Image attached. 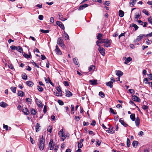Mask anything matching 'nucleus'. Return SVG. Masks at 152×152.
<instances>
[{"instance_id":"nucleus-1","label":"nucleus","mask_w":152,"mask_h":152,"mask_svg":"<svg viewBox=\"0 0 152 152\" xmlns=\"http://www.w3.org/2000/svg\"><path fill=\"white\" fill-rule=\"evenodd\" d=\"M45 139L43 138V136H42L41 138H40L39 140L38 146L39 149L40 150H42L45 146Z\"/></svg>"},{"instance_id":"nucleus-2","label":"nucleus","mask_w":152,"mask_h":152,"mask_svg":"<svg viewBox=\"0 0 152 152\" xmlns=\"http://www.w3.org/2000/svg\"><path fill=\"white\" fill-rule=\"evenodd\" d=\"M103 43H104V46L107 48L110 46L112 43V40L109 39H103V41L102 42Z\"/></svg>"},{"instance_id":"nucleus-3","label":"nucleus","mask_w":152,"mask_h":152,"mask_svg":"<svg viewBox=\"0 0 152 152\" xmlns=\"http://www.w3.org/2000/svg\"><path fill=\"white\" fill-rule=\"evenodd\" d=\"M58 135L61 137V140L62 141H64V140L66 139V136L65 135V133H64V131L63 129H61L59 132L58 133Z\"/></svg>"},{"instance_id":"nucleus-4","label":"nucleus","mask_w":152,"mask_h":152,"mask_svg":"<svg viewBox=\"0 0 152 152\" xmlns=\"http://www.w3.org/2000/svg\"><path fill=\"white\" fill-rule=\"evenodd\" d=\"M57 43L63 48H64L65 46L63 41L61 37L58 38Z\"/></svg>"},{"instance_id":"nucleus-5","label":"nucleus","mask_w":152,"mask_h":152,"mask_svg":"<svg viewBox=\"0 0 152 152\" xmlns=\"http://www.w3.org/2000/svg\"><path fill=\"white\" fill-rule=\"evenodd\" d=\"M53 139H51L50 140V142H49V147L50 148V150H52L53 149L54 147L55 144H54L53 145Z\"/></svg>"},{"instance_id":"nucleus-6","label":"nucleus","mask_w":152,"mask_h":152,"mask_svg":"<svg viewBox=\"0 0 152 152\" xmlns=\"http://www.w3.org/2000/svg\"><path fill=\"white\" fill-rule=\"evenodd\" d=\"M98 50L99 51L100 53L102 56H104L105 54V50L103 48L99 47L98 48Z\"/></svg>"},{"instance_id":"nucleus-7","label":"nucleus","mask_w":152,"mask_h":152,"mask_svg":"<svg viewBox=\"0 0 152 152\" xmlns=\"http://www.w3.org/2000/svg\"><path fill=\"white\" fill-rule=\"evenodd\" d=\"M144 37H146L145 34H140L137 37L136 41L137 42H139Z\"/></svg>"},{"instance_id":"nucleus-8","label":"nucleus","mask_w":152,"mask_h":152,"mask_svg":"<svg viewBox=\"0 0 152 152\" xmlns=\"http://www.w3.org/2000/svg\"><path fill=\"white\" fill-rule=\"evenodd\" d=\"M55 51L56 53L57 54L61 55L62 54L61 52V50L59 49L58 47V45H56V49L55 50Z\"/></svg>"},{"instance_id":"nucleus-9","label":"nucleus","mask_w":152,"mask_h":152,"mask_svg":"<svg viewBox=\"0 0 152 152\" xmlns=\"http://www.w3.org/2000/svg\"><path fill=\"white\" fill-rule=\"evenodd\" d=\"M56 24L59 26L62 29H64V26L63 24L60 21H57L56 22Z\"/></svg>"},{"instance_id":"nucleus-10","label":"nucleus","mask_w":152,"mask_h":152,"mask_svg":"<svg viewBox=\"0 0 152 152\" xmlns=\"http://www.w3.org/2000/svg\"><path fill=\"white\" fill-rule=\"evenodd\" d=\"M23 53V55L26 58L28 59L29 58H30L31 57V53L30 52H29V54L28 55L27 54L25 53Z\"/></svg>"},{"instance_id":"nucleus-11","label":"nucleus","mask_w":152,"mask_h":152,"mask_svg":"<svg viewBox=\"0 0 152 152\" xmlns=\"http://www.w3.org/2000/svg\"><path fill=\"white\" fill-rule=\"evenodd\" d=\"M132 99L134 101L137 102H140V99L137 96L135 95H133L132 97Z\"/></svg>"},{"instance_id":"nucleus-12","label":"nucleus","mask_w":152,"mask_h":152,"mask_svg":"<svg viewBox=\"0 0 152 152\" xmlns=\"http://www.w3.org/2000/svg\"><path fill=\"white\" fill-rule=\"evenodd\" d=\"M88 5L87 4H85L84 5H82L80 6L79 7L78 10H80L83 9L86 7H88Z\"/></svg>"},{"instance_id":"nucleus-13","label":"nucleus","mask_w":152,"mask_h":152,"mask_svg":"<svg viewBox=\"0 0 152 152\" xmlns=\"http://www.w3.org/2000/svg\"><path fill=\"white\" fill-rule=\"evenodd\" d=\"M66 96L70 97L72 96V94L71 92L69 90H66L65 91Z\"/></svg>"},{"instance_id":"nucleus-14","label":"nucleus","mask_w":152,"mask_h":152,"mask_svg":"<svg viewBox=\"0 0 152 152\" xmlns=\"http://www.w3.org/2000/svg\"><path fill=\"white\" fill-rule=\"evenodd\" d=\"M119 122L122 125L126 127L128 126V125L124 122L122 118H120L119 120Z\"/></svg>"},{"instance_id":"nucleus-15","label":"nucleus","mask_w":152,"mask_h":152,"mask_svg":"<svg viewBox=\"0 0 152 152\" xmlns=\"http://www.w3.org/2000/svg\"><path fill=\"white\" fill-rule=\"evenodd\" d=\"M137 0H131L129 2L130 6L132 7L134 6Z\"/></svg>"},{"instance_id":"nucleus-16","label":"nucleus","mask_w":152,"mask_h":152,"mask_svg":"<svg viewBox=\"0 0 152 152\" xmlns=\"http://www.w3.org/2000/svg\"><path fill=\"white\" fill-rule=\"evenodd\" d=\"M116 74L118 77H120L123 75V73L121 71L116 70Z\"/></svg>"},{"instance_id":"nucleus-17","label":"nucleus","mask_w":152,"mask_h":152,"mask_svg":"<svg viewBox=\"0 0 152 152\" xmlns=\"http://www.w3.org/2000/svg\"><path fill=\"white\" fill-rule=\"evenodd\" d=\"M97 81L96 80H92L89 81L90 83L92 85H95L97 84Z\"/></svg>"},{"instance_id":"nucleus-18","label":"nucleus","mask_w":152,"mask_h":152,"mask_svg":"<svg viewBox=\"0 0 152 152\" xmlns=\"http://www.w3.org/2000/svg\"><path fill=\"white\" fill-rule=\"evenodd\" d=\"M135 123L136 125L137 126H139L140 123V118L137 117L136 118V120L135 121Z\"/></svg>"},{"instance_id":"nucleus-19","label":"nucleus","mask_w":152,"mask_h":152,"mask_svg":"<svg viewBox=\"0 0 152 152\" xmlns=\"http://www.w3.org/2000/svg\"><path fill=\"white\" fill-rule=\"evenodd\" d=\"M41 129V127L40 126L39 124L37 123L36 125V131L37 132H38Z\"/></svg>"},{"instance_id":"nucleus-20","label":"nucleus","mask_w":152,"mask_h":152,"mask_svg":"<svg viewBox=\"0 0 152 152\" xmlns=\"http://www.w3.org/2000/svg\"><path fill=\"white\" fill-rule=\"evenodd\" d=\"M16 50L21 53H23V49L21 47L19 46H18L17 47Z\"/></svg>"},{"instance_id":"nucleus-21","label":"nucleus","mask_w":152,"mask_h":152,"mask_svg":"<svg viewBox=\"0 0 152 152\" xmlns=\"http://www.w3.org/2000/svg\"><path fill=\"white\" fill-rule=\"evenodd\" d=\"M0 106L3 107H6L7 106V104L5 102H0Z\"/></svg>"},{"instance_id":"nucleus-22","label":"nucleus","mask_w":152,"mask_h":152,"mask_svg":"<svg viewBox=\"0 0 152 152\" xmlns=\"http://www.w3.org/2000/svg\"><path fill=\"white\" fill-rule=\"evenodd\" d=\"M103 34L101 33H99L96 36V38L99 40H102V38Z\"/></svg>"},{"instance_id":"nucleus-23","label":"nucleus","mask_w":152,"mask_h":152,"mask_svg":"<svg viewBox=\"0 0 152 152\" xmlns=\"http://www.w3.org/2000/svg\"><path fill=\"white\" fill-rule=\"evenodd\" d=\"M132 60V59L130 57H128L126 58L124 63L126 64H127V63L130 62Z\"/></svg>"},{"instance_id":"nucleus-24","label":"nucleus","mask_w":152,"mask_h":152,"mask_svg":"<svg viewBox=\"0 0 152 152\" xmlns=\"http://www.w3.org/2000/svg\"><path fill=\"white\" fill-rule=\"evenodd\" d=\"M106 85L110 87V88H112L113 86V82L111 81H109L106 83Z\"/></svg>"},{"instance_id":"nucleus-25","label":"nucleus","mask_w":152,"mask_h":152,"mask_svg":"<svg viewBox=\"0 0 152 152\" xmlns=\"http://www.w3.org/2000/svg\"><path fill=\"white\" fill-rule=\"evenodd\" d=\"M26 84L29 87H32L34 85V83L30 81H28L26 82Z\"/></svg>"},{"instance_id":"nucleus-26","label":"nucleus","mask_w":152,"mask_h":152,"mask_svg":"<svg viewBox=\"0 0 152 152\" xmlns=\"http://www.w3.org/2000/svg\"><path fill=\"white\" fill-rule=\"evenodd\" d=\"M130 26L131 27H134L135 28V30L136 31L137 30L138 28V26L136 24L134 23L131 24L130 25Z\"/></svg>"},{"instance_id":"nucleus-27","label":"nucleus","mask_w":152,"mask_h":152,"mask_svg":"<svg viewBox=\"0 0 152 152\" xmlns=\"http://www.w3.org/2000/svg\"><path fill=\"white\" fill-rule=\"evenodd\" d=\"M138 142L137 141H134L132 143V145L133 146L134 148H136L138 144Z\"/></svg>"},{"instance_id":"nucleus-28","label":"nucleus","mask_w":152,"mask_h":152,"mask_svg":"<svg viewBox=\"0 0 152 152\" xmlns=\"http://www.w3.org/2000/svg\"><path fill=\"white\" fill-rule=\"evenodd\" d=\"M130 118L132 120L134 121H135V114L134 113H132L130 115Z\"/></svg>"},{"instance_id":"nucleus-29","label":"nucleus","mask_w":152,"mask_h":152,"mask_svg":"<svg viewBox=\"0 0 152 152\" xmlns=\"http://www.w3.org/2000/svg\"><path fill=\"white\" fill-rule=\"evenodd\" d=\"M22 111L26 115H28L29 113L28 110L26 108L23 109Z\"/></svg>"},{"instance_id":"nucleus-30","label":"nucleus","mask_w":152,"mask_h":152,"mask_svg":"<svg viewBox=\"0 0 152 152\" xmlns=\"http://www.w3.org/2000/svg\"><path fill=\"white\" fill-rule=\"evenodd\" d=\"M24 93L21 91H19L17 94L18 95L20 96H23L24 95Z\"/></svg>"},{"instance_id":"nucleus-31","label":"nucleus","mask_w":152,"mask_h":152,"mask_svg":"<svg viewBox=\"0 0 152 152\" xmlns=\"http://www.w3.org/2000/svg\"><path fill=\"white\" fill-rule=\"evenodd\" d=\"M119 16L120 17H123L124 15V11L121 10H120L119 11Z\"/></svg>"},{"instance_id":"nucleus-32","label":"nucleus","mask_w":152,"mask_h":152,"mask_svg":"<svg viewBox=\"0 0 152 152\" xmlns=\"http://www.w3.org/2000/svg\"><path fill=\"white\" fill-rule=\"evenodd\" d=\"M31 113L32 115H35L36 114L37 112L33 108H32L31 110Z\"/></svg>"},{"instance_id":"nucleus-33","label":"nucleus","mask_w":152,"mask_h":152,"mask_svg":"<svg viewBox=\"0 0 152 152\" xmlns=\"http://www.w3.org/2000/svg\"><path fill=\"white\" fill-rule=\"evenodd\" d=\"M22 77L23 79L26 80L27 79V76L25 73H24L22 75Z\"/></svg>"},{"instance_id":"nucleus-34","label":"nucleus","mask_w":152,"mask_h":152,"mask_svg":"<svg viewBox=\"0 0 152 152\" xmlns=\"http://www.w3.org/2000/svg\"><path fill=\"white\" fill-rule=\"evenodd\" d=\"M95 66L93 65H91L89 67V71H91L92 70L95 69Z\"/></svg>"},{"instance_id":"nucleus-35","label":"nucleus","mask_w":152,"mask_h":152,"mask_svg":"<svg viewBox=\"0 0 152 152\" xmlns=\"http://www.w3.org/2000/svg\"><path fill=\"white\" fill-rule=\"evenodd\" d=\"M37 104L38 107H42V104L40 101H38L37 102Z\"/></svg>"},{"instance_id":"nucleus-36","label":"nucleus","mask_w":152,"mask_h":152,"mask_svg":"<svg viewBox=\"0 0 152 152\" xmlns=\"http://www.w3.org/2000/svg\"><path fill=\"white\" fill-rule=\"evenodd\" d=\"M100 41H96V45L99 47H100V43H103L102 42L103 41V39L102 40H100Z\"/></svg>"},{"instance_id":"nucleus-37","label":"nucleus","mask_w":152,"mask_h":152,"mask_svg":"<svg viewBox=\"0 0 152 152\" xmlns=\"http://www.w3.org/2000/svg\"><path fill=\"white\" fill-rule=\"evenodd\" d=\"M126 144L127 147H129L130 145V141L129 139L127 138L126 141Z\"/></svg>"},{"instance_id":"nucleus-38","label":"nucleus","mask_w":152,"mask_h":152,"mask_svg":"<svg viewBox=\"0 0 152 152\" xmlns=\"http://www.w3.org/2000/svg\"><path fill=\"white\" fill-rule=\"evenodd\" d=\"M40 31L42 32V33L46 34L49 33V30H44L43 29H40Z\"/></svg>"},{"instance_id":"nucleus-39","label":"nucleus","mask_w":152,"mask_h":152,"mask_svg":"<svg viewBox=\"0 0 152 152\" xmlns=\"http://www.w3.org/2000/svg\"><path fill=\"white\" fill-rule=\"evenodd\" d=\"M37 88L38 90L39 91L42 92L43 91V89L42 87L39 86H37Z\"/></svg>"},{"instance_id":"nucleus-40","label":"nucleus","mask_w":152,"mask_h":152,"mask_svg":"<svg viewBox=\"0 0 152 152\" xmlns=\"http://www.w3.org/2000/svg\"><path fill=\"white\" fill-rule=\"evenodd\" d=\"M10 89L13 92L15 93L16 91V88L14 87H12L10 88Z\"/></svg>"},{"instance_id":"nucleus-41","label":"nucleus","mask_w":152,"mask_h":152,"mask_svg":"<svg viewBox=\"0 0 152 152\" xmlns=\"http://www.w3.org/2000/svg\"><path fill=\"white\" fill-rule=\"evenodd\" d=\"M144 82L145 84H149L150 83L148 81V80L147 78H145L144 79Z\"/></svg>"},{"instance_id":"nucleus-42","label":"nucleus","mask_w":152,"mask_h":152,"mask_svg":"<svg viewBox=\"0 0 152 152\" xmlns=\"http://www.w3.org/2000/svg\"><path fill=\"white\" fill-rule=\"evenodd\" d=\"M59 18L61 20L64 21L66 20L65 18H63L62 15H59Z\"/></svg>"},{"instance_id":"nucleus-43","label":"nucleus","mask_w":152,"mask_h":152,"mask_svg":"<svg viewBox=\"0 0 152 152\" xmlns=\"http://www.w3.org/2000/svg\"><path fill=\"white\" fill-rule=\"evenodd\" d=\"M74 106L73 105H71V113L74 114Z\"/></svg>"},{"instance_id":"nucleus-44","label":"nucleus","mask_w":152,"mask_h":152,"mask_svg":"<svg viewBox=\"0 0 152 152\" xmlns=\"http://www.w3.org/2000/svg\"><path fill=\"white\" fill-rule=\"evenodd\" d=\"M99 95L102 98L104 97L105 96V95L102 91H100L99 92Z\"/></svg>"},{"instance_id":"nucleus-45","label":"nucleus","mask_w":152,"mask_h":152,"mask_svg":"<svg viewBox=\"0 0 152 152\" xmlns=\"http://www.w3.org/2000/svg\"><path fill=\"white\" fill-rule=\"evenodd\" d=\"M78 148L79 149L82 148L83 145L82 143L81 142H78Z\"/></svg>"},{"instance_id":"nucleus-46","label":"nucleus","mask_w":152,"mask_h":152,"mask_svg":"<svg viewBox=\"0 0 152 152\" xmlns=\"http://www.w3.org/2000/svg\"><path fill=\"white\" fill-rule=\"evenodd\" d=\"M140 16V15L139 13H136L134 18L135 20H136L137 19L139 18Z\"/></svg>"},{"instance_id":"nucleus-47","label":"nucleus","mask_w":152,"mask_h":152,"mask_svg":"<svg viewBox=\"0 0 152 152\" xmlns=\"http://www.w3.org/2000/svg\"><path fill=\"white\" fill-rule=\"evenodd\" d=\"M73 60L75 64L78 65V63L77 61L78 59H77L76 58H75L73 59Z\"/></svg>"},{"instance_id":"nucleus-48","label":"nucleus","mask_w":152,"mask_h":152,"mask_svg":"<svg viewBox=\"0 0 152 152\" xmlns=\"http://www.w3.org/2000/svg\"><path fill=\"white\" fill-rule=\"evenodd\" d=\"M58 102L60 105H63L64 104V103L61 100H58Z\"/></svg>"},{"instance_id":"nucleus-49","label":"nucleus","mask_w":152,"mask_h":152,"mask_svg":"<svg viewBox=\"0 0 152 152\" xmlns=\"http://www.w3.org/2000/svg\"><path fill=\"white\" fill-rule=\"evenodd\" d=\"M148 108V106L146 105H143L142 107V108L144 110H147Z\"/></svg>"},{"instance_id":"nucleus-50","label":"nucleus","mask_w":152,"mask_h":152,"mask_svg":"<svg viewBox=\"0 0 152 152\" xmlns=\"http://www.w3.org/2000/svg\"><path fill=\"white\" fill-rule=\"evenodd\" d=\"M52 127L51 126H49L48 128L47 131L48 132H49L50 133H51L52 131Z\"/></svg>"},{"instance_id":"nucleus-51","label":"nucleus","mask_w":152,"mask_h":152,"mask_svg":"<svg viewBox=\"0 0 152 152\" xmlns=\"http://www.w3.org/2000/svg\"><path fill=\"white\" fill-rule=\"evenodd\" d=\"M142 12L144 13L145 14L147 15H149V13L148 11H147L145 9H144L142 10Z\"/></svg>"},{"instance_id":"nucleus-52","label":"nucleus","mask_w":152,"mask_h":152,"mask_svg":"<svg viewBox=\"0 0 152 152\" xmlns=\"http://www.w3.org/2000/svg\"><path fill=\"white\" fill-rule=\"evenodd\" d=\"M129 103L132 105H134L136 106L137 107H138L137 106H136L135 104L134 103V102L132 101H130L129 102Z\"/></svg>"},{"instance_id":"nucleus-53","label":"nucleus","mask_w":152,"mask_h":152,"mask_svg":"<svg viewBox=\"0 0 152 152\" xmlns=\"http://www.w3.org/2000/svg\"><path fill=\"white\" fill-rule=\"evenodd\" d=\"M54 148H55L54 149L55 152H57V151L59 148L58 146V145H56Z\"/></svg>"},{"instance_id":"nucleus-54","label":"nucleus","mask_w":152,"mask_h":152,"mask_svg":"<svg viewBox=\"0 0 152 152\" xmlns=\"http://www.w3.org/2000/svg\"><path fill=\"white\" fill-rule=\"evenodd\" d=\"M17 47L14 45H12L10 47V48L12 50H16Z\"/></svg>"},{"instance_id":"nucleus-55","label":"nucleus","mask_w":152,"mask_h":152,"mask_svg":"<svg viewBox=\"0 0 152 152\" xmlns=\"http://www.w3.org/2000/svg\"><path fill=\"white\" fill-rule=\"evenodd\" d=\"M47 106L45 105L44 106L43 108V112L44 113H45L47 112Z\"/></svg>"},{"instance_id":"nucleus-56","label":"nucleus","mask_w":152,"mask_h":152,"mask_svg":"<svg viewBox=\"0 0 152 152\" xmlns=\"http://www.w3.org/2000/svg\"><path fill=\"white\" fill-rule=\"evenodd\" d=\"M63 84L65 86H69V85L67 81H64Z\"/></svg>"},{"instance_id":"nucleus-57","label":"nucleus","mask_w":152,"mask_h":152,"mask_svg":"<svg viewBox=\"0 0 152 152\" xmlns=\"http://www.w3.org/2000/svg\"><path fill=\"white\" fill-rule=\"evenodd\" d=\"M3 128L4 129H5L7 130H8L9 127L7 125L3 124Z\"/></svg>"},{"instance_id":"nucleus-58","label":"nucleus","mask_w":152,"mask_h":152,"mask_svg":"<svg viewBox=\"0 0 152 152\" xmlns=\"http://www.w3.org/2000/svg\"><path fill=\"white\" fill-rule=\"evenodd\" d=\"M30 141L32 144H34L35 142L33 139L31 137H30Z\"/></svg>"},{"instance_id":"nucleus-59","label":"nucleus","mask_w":152,"mask_h":152,"mask_svg":"<svg viewBox=\"0 0 152 152\" xmlns=\"http://www.w3.org/2000/svg\"><path fill=\"white\" fill-rule=\"evenodd\" d=\"M89 124L88 122L84 121L83 122V125L84 126H88L89 125Z\"/></svg>"},{"instance_id":"nucleus-60","label":"nucleus","mask_w":152,"mask_h":152,"mask_svg":"<svg viewBox=\"0 0 152 152\" xmlns=\"http://www.w3.org/2000/svg\"><path fill=\"white\" fill-rule=\"evenodd\" d=\"M39 19L40 20H42L43 18V16L42 15H40L39 16Z\"/></svg>"},{"instance_id":"nucleus-61","label":"nucleus","mask_w":152,"mask_h":152,"mask_svg":"<svg viewBox=\"0 0 152 152\" xmlns=\"http://www.w3.org/2000/svg\"><path fill=\"white\" fill-rule=\"evenodd\" d=\"M110 111L113 113V114L115 115L116 114V113H115V112L114 111V110L112 108H110Z\"/></svg>"},{"instance_id":"nucleus-62","label":"nucleus","mask_w":152,"mask_h":152,"mask_svg":"<svg viewBox=\"0 0 152 152\" xmlns=\"http://www.w3.org/2000/svg\"><path fill=\"white\" fill-rule=\"evenodd\" d=\"M65 39L66 40H67L69 39V37L67 33L65 34Z\"/></svg>"},{"instance_id":"nucleus-63","label":"nucleus","mask_w":152,"mask_h":152,"mask_svg":"<svg viewBox=\"0 0 152 152\" xmlns=\"http://www.w3.org/2000/svg\"><path fill=\"white\" fill-rule=\"evenodd\" d=\"M148 22L152 24V19L150 17L149 18L148 20Z\"/></svg>"},{"instance_id":"nucleus-64","label":"nucleus","mask_w":152,"mask_h":152,"mask_svg":"<svg viewBox=\"0 0 152 152\" xmlns=\"http://www.w3.org/2000/svg\"><path fill=\"white\" fill-rule=\"evenodd\" d=\"M41 58L42 60L45 59L46 58V57L44 55H42L41 56Z\"/></svg>"}]
</instances>
